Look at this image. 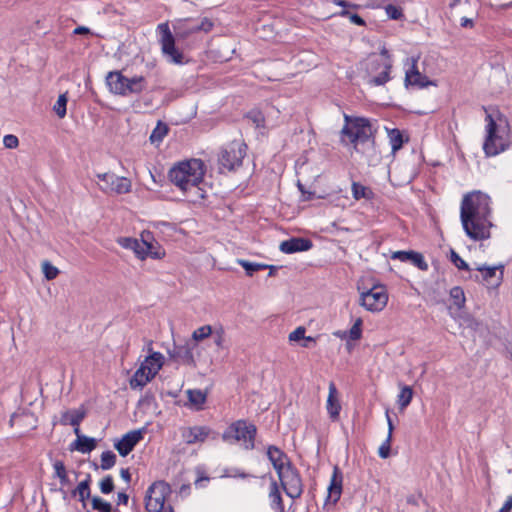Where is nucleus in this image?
Returning <instances> with one entry per match:
<instances>
[{"instance_id": "obj_1", "label": "nucleus", "mask_w": 512, "mask_h": 512, "mask_svg": "<svg viewBox=\"0 0 512 512\" xmlns=\"http://www.w3.org/2000/svg\"><path fill=\"white\" fill-rule=\"evenodd\" d=\"M491 198L481 192L473 191L464 195L460 206V220L466 235L473 241H482L491 237Z\"/></svg>"}, {"instance_id": "obj_2", "label": "nucleus", "mask_w": 512, "mask_h": 512, "mask_svg": "<svg viewBox=\"0 0 512 512\" xmlns=\"http://www.w3.org/2000/svg\"><path fill=\"white\" fill-rule=\"evenodd\" d=\"M157 31L160 34L159 43L162 53L169 57L171 62L182 64L184 56L183 53L176 48L175 40L176 38L184 40L191 34L196 33V31H192V25H189V20H180L174 25L175 35L172 34L167 22L160 23L157 26Z\"/></svg>"}, {"instance_id": "obj_3", "label": "nucleus", "mask_w": 512, "mask_h": 512, "mask_svg": "<svg viewBox=\"0 0 512 512\" xmlns=\"http://www.w3.org/2000/svg\"><path fill=\"white\" fill-rule=\"evenodd\" d=\"M205 174V165L201 159L192 158L176 163L168 172L169 180L181 191L197 187Z\"/></svg>"}, {"instance_id": "obj_4", "label": "nucleus", "mask_w": 512, "mask_h": 512, "mask_svg": "<svg viewBox=\"0 0 512 512\" xmlns=\"http://www.w3.org/2000/svg\"><path fill=\"white\" fill-rule=\"evenodd\" d=\"M485 120L487 122V135L483 144V150L488 157L496 156L509 147V142L506 138L508 133V124L501 127L496 123L491 114H487Z\"/></svg>"}, {"instance_id": "obj_5", "label": "nucleus", "mask_w": 512, "mask_h": 512, "mask_svg": "<svg viewBox=\"0 0 512 512\" xmlns=\"http://www.w3.org/2000/svg\"><path fill=\"white\" fill-rule=\"evenodd\" d=\"M257 428L253 423H248L246 420H237L231 423L222 434V439L225 442L243 441L244 447L247 450H252L255 447V437Z\"/></svg>"}, {"instance_id": "obj_6", "label": "nucleus", "mask_w": 512, "mask_h": 512, "mask_svg": "<svg viewBox=\"0 0 512 512\" xmlns=\"http://www.w3.org/2000/svg\"><path fill=\"white\" fill-rule=\"evenodd\" d=\"M345 124L341 130L342 136H346L350 143L367 142L373 137V128L370 121L364 117H351L344 115Z\"/></svg>"}, {"instance_id": "obj_7", "label": "nucleus", "mask_w": 512, "mask_h": 512, "mask_svg": "<svg viewBox=\"0 0 512 512\" xmlns=\"http://www.w3.org/2000/svg\"><path fill=\"white\" fill-rule=\"evenodd\" d=\"M247 146L243 142L232 141L227 144L220 153L219 165L220 169L233 171L242 165V161L246 155Z\"/></svg>"}, {"instance_id": "obj_8", "label": "nucleus", "mask_w": 512, "mask_h": 512, "mask_svg": "<svg viewBox=\"0 0 512 512\" xmlns=\"http://www.w3.org/2000/svg\"><path fill=\"white\" fill-rule=\"evenodd\" d=\"M280 485L286 495L292 499H298L303 493V482L298 469L288 461L285 471L278 476Z\"/></svg>"}, {"instance_id": "obj_9", "label": "nucleus", "mask_w": 512, "mask_h": 512, "mask_svg": "<svg viewBox=\"0 0 512 512\" xmlns=\"http://www.w3.org/2000/svg\"><path fill=\"white\" fill-rule=\"evenodd\" d=\"M388 295L383 286H373L360 293V305L371 312H378L387 305Z\"/></svg>"}, {"instance_id": "obj_10", "label": "nucleus", "mask_w": 512, "mask_h": 512, "mask_svg": "<svg viewBox=\"0 0 512 512\" xmlns=\"http://www.w3.org/2000/svg\"><path fill=\"white\" fill-rule=\"evenodd\" d=\"M97 178L102 182L99 187L105 193L126 194L131 191V181L126 177L103 173L98 174Z\"/></svg>"}, {"instance_id": "obj_11", "label": "nucleus", "mask_w": 512, "mask_h": 512, "mask_svg": "<svg viewBox=\"0 0 512 512\" xmlns=\"http://www.w3.org/2000/svg\"><path fill=\"white\" fill-rule=\"evenodd\" d=\"M476 270L481 273V282H483L489 288H497L503 281L504 266L502 264L498 266H487L486 264L479 265ZM475 281H480L479 276L475 275L470 277Z\"/></svg>"}, {"instance_id": "obj_12", "label": "nucleus", "mask_w": 512, "mask_h": 512, "mask_svg": "<svg viewBox=\"0 0 512 512\" xmlns=\"http://www.w3.org/2000/svg\"><path fill=\"white\" fill-rule=\"evenodd\" d=\"M146 427L132 430L122 436L121 439L114 443V448L118 451L120 456L125 457L133 451L135 446L143 440L146 433Z\"/></svg>"}, {"instance_id": "obj_13", "label": "nucleus", "mask_w": 512, "mask_h": 512, "mask_svg": "<svg viewBox=\"0 0 512 512\" xmlns=\"http://www.w3.org/2000/svg\"><path fill=\"white\" fill-rule=\"evenodd\" d=\"M197 346L195 342H186L183 345H174L169 351L171 358L181 362L184 365L195 368L196 361L193 355V349Z\"/></svg>"}, {"instance_id": "obj_14", "label": "nucleus", "mask_w": 512, "mask_h": 512, "mask_svg": "<svg viewBox=\"0 0 512 512\" xmlns=\"http://www.w3.org/2000/svg\"><path fill=\"white\" fill-rule=\"evenodd\" d=\"M423 71L418 70V90L424 89L429 86L437 87V80L431 79L430 76L434 75L437 71L435 67V59L433 56L426 57L423 62Z\"/></svg>"}, {"instance_id": "obj_15", "label": "nucleus", "mask_w": 512, "mask_h": 512, "mask_svg": "<svg viewBox=\"0 0 512 512\" xmlns=\"http://www.w3.org/2000/svg\"><path fill=\"white\" fill-rule=\"evenodd\" d=\"M211 434H213V439L218 435V433L213 432L208 426H193L182 431V438L186 444L192 445L197 442H204Z\"/></svg>"}, {"instance_id": "obj_16", "label": "nucleus", "mask_w": 512, "mask_h": 512, "mask_svg": "<svg viewBox=\"0 0 512 512\" xmlns=\"http://www.w3.org/2000/svg\"><path fill=\"white\" fill-rule=\"evenodd\" d=\"M313 247V242L309 238L292 237L280 243L279 250L285 254L308 251Z\"/></svg>"}, {"instance_id": "obj_17", "label": "nucleus", "mask_w": 512, "mask_h": 512, "mask_svg": "<svg viewBox=\"0 0 512 512\" xmlns=\"http://www.w3.org/2000/svg\"><path fill=\"white\" fill-rule=\"evenodd\" d=\"M141 237L144 244L141 260H144L147 257H151L153 259H162L165 256L164 249L157 242H153L154 237L151 232L144 231L141 234Z\"/></svg>"}, {"instance_id": "obj_18", "label": "nucleus", "mask_w": 512, "mask_h": 512, "mask_svg": "<svg viewBox=\"0 0 512 512\" xmlns=\"http://www.w3.org/2000/svg\"><path fill=\"white\" fill-rule=\"evenodd\" d=\"M342 483H343V473L341 469L336 465L333 468V474L330 480V484L328 486V496L326 499V505L328 502H331L333 505L340 500L342 494Z\"/></svg>"}, {"instance_id": "obj_19", "label": "nucleus", "mask_w": 512, "mask_h": 512, "mask_svg": "<svg viewBox=\"0 0 512 512\" xmlns=\"http://www.w3.org/2000/svg\"><path fill=\"white\" fill-rule=\"evenodd\" d=\"M157 489L160 490V495L154 498V510L156 512H174V508L171 505L165 506V496L170 492V486L165 481H158L149 487L148 493L155 492Z\"/></svg>"}, {"instance_id": "obj_20", "label": "nucleus", "mask_w": 512, "mask_h": 512, "mask_svg": "<svg viewBox=\"0 0 512 512\" xmlns=\"http://www.w3.org/2000/svg\"><path fill=\"white\" fill-rule=\"evenodd\" d=\"M267 457L272 463L277 475L281 476V473L285 471L288 461H290L288 456L277 446L270 445L267 448Z\"/></svg>"}, {"instance_id": "obj_21", "label": "nucleus", "mask_w": 512, "mask_h": 512, "mask_svg": "<svg viewBox=\"0 0 512 512\" xmlns=\"http://www.w3.org/2000/svg\"><path fill=\"white\" fill-rule=\"evenodd\" d=\"M107 85L114 94L126 96V85L128 78L119 71H111L106 77Z\"/></svg>"}, {"instance_id": "obj_22", "label": "nucleus", "mask_w": 512, "mask_h": 512, "mask_svg": "<svg viewBox=\"0 0 512 512\" xmlns=\"http://www.w3.org/2000/svg\"><path fill=\"white\" fill-rule=\"evenodd\" d=\"M338 391L334 382H330L329 384V394L327 398V412L332 421H337L339 419L341 404L337 397Z\"/></svg>"}, {"instance_id": "obj_23", "label": "nucleus", "mask_w": 512, "mask_h": 512, "mask_svg": "<svg viewBox=\"0 0 512 512\" xmlns=\"http://www.w3.org/2000/svg\"><path fill=\"white\" fill-rule=\"evenodd\" d=\"M97 442L95 438L85 435H78V438L71 443L70 450H77L81 453H90L96 448Z\"/></svg>"}, {"instance_id": "obj_24", "label": "nucleus", "mask_w": 512, "mask_h": 512, "mask_svg": "<svg viewBox=\"0 0 512 512\" xmlns=\"http://www.w3.org/2000/svg\"><path fill=\"white\" fill-rule=\"evenodd\" d=\"M86 417V411L81 410H66L61 414L60 424L63 426L72 425L79 426Z\"/></svg>"}, {"instance_id": "obj_25", "label": "nucleus", "mask_w": 512, "mask_h": 512, "mask_svg": "<svg viewBox=\"0 0 512 512\" xmlns=\"http://www.w3.org/2000/svg\"><path fill=\"white\" fill-rule=\"evenodd\" d=\"M270 507L276 512H285L283 498L277 482L272 479L269 491Z\"/></svg>"}, {"instance_id": "obj_26", "label": "nucleus", "mask_w": 512, "mask_h": 512, "mask_svg": "<svg viewBox=\"0 0 512 512\" xmlns=\"http://www.w3.org/2000/svg\"><path fill=\"white\" fill-rule=\"evenodd\" d=\"M391 68L392 61L386 60V64H384V69H381L375 75L371 76L368 80V83L374 86H382L386 84L390 80Z\"/></svg>"}, {"instance_id": "obj_27", "label": "nucleus", "mask_w": 512, "mask_h": 512, "mask_svg": "<svg viewBox=\"0 0 512 512\" xmlns=\"http://www.w3.org/2000/svg\"><path fill=\"white\" fill-rule=\"evenodd\" d=\"M118 243L125 249H130L134 251L136 256L141 259L142 253H143V240L139 241L136 238L131 237H123L118 240Z\"/></svg>"}, {"instance_id": "obj_28", "label": "nucleus", "mask_w": 512, "mask_h": 512, "mask_svg": "<svg viewBox=\"0 0 512 512\" xmlns=\"http://www.w3.org/2000/svg\"><path fill=\"white\" fill-rule=\"evenodd\" d=\"M146 88V81L143 76H135L132 78H128V82L126 85V95L127 94H139Z\"/></svg>"}, {"instance_id": "obj_29", "label": "nucleus", "mask_w": 512, "mask_h": 512, "mask_svg": "<svg viewBox=\"0 0 512 512\" xmlns=\"http://www.w3.org/2000/svg\"><path fill=\"white\" fill-rule=\"evenodd\" d=\"M388 137L393 153L401 149L404 142L408 141V138L405 139L402 132L397 128L388 130Z\"/></svg>"}, {"instance_id": "obj_30", "label": "nucleus", "mask_w": 512, "mask_h": 512, "mask_svg": "<svg viewBox=\"0 0 512 512\" xmlns=\"http://www.w3.org/2000/svg\"><path fill=\"white\" fill-rule=\"evenodd\" d=\"M148 382L149 378L146 377V364L142 363L130 379V386L132 388L143 387Z\"/></svg>"}, {"instance_id": "obj_31", "label": "nucleus", "mask_w": 512, "mask_h": 512, "mask_svg": "<svg viewBox=\"0 0 512 512\" xmlns=\"http://www.w3.org/2000/svg\"><path fill=\"white\" fill-rule=\"evenodd\" d=\"M169 127L166 123L159 120L156 127L153 129L149 140L152 144L160 143L163 141L164 137L168 134Z\"/></svg>"}, {"instance_id": "obj_32", "label": "nucleus", "mask_w": 512, "mask_h": 512, "mask_svg": "<svg viewBox=\"0 0 512 512\" xmlns=\"http://www.w3.org/2000/svg\"><path fill=\"white\" fill-rule=\"evenodd\" d=\"M245 118L251 121L256 128L265 127V116L258 108H253L245 114Z\"/></svg>"}, {"instance_id": "obj_33", "label": "nucleus", "mask_w": 512, "mask_h": 512, "mask_svg": "<svg viewBox=\"0 0 512 512\" xmlns=\"http://www.w3.org/2000/svg\"><path fill=\"white\" fill-rule=\"evenodd\" d=\"M384 64H386V60H383L380 57H377L375 55L369 57L366 64V70L369 76L371 77L375 75L377 72H379L381 69H384Z\"/></svg>"}, {"instance_id": "obj_34", "label": "nucleus", "mask_w": 512, "mask_h": 512, "mask_svg": "<svg viewBox=\"0 0 512 512\" xmlns=\"http://www.w3.org/2000/svg\"><path fill=\"white\" fill-rule=\"evenodd\" d=\"M352 194L356 200H359L362 198L371 199L373 197L372 190L358 182L352 183Z\"/></svg>"}, {"instance_id": "obj_35", "label": "nucleus", "mask_w": 512, "mask_h": 512, "mask_svg": "<svg viewBox=\"0 0 512 512\" xmlns=\"http://www.w3.org/2000/svg\"><path fill=\"white\" fill-rule=\"evenodd\" d=\"M190 403L198 409L205 403L207 395L200 389H190L187 391Z\"/></svg>"}, {"instance_id": "obj_36", "label": "nucleus", "mask_w": 512, "mask_h": 512, "mask_svg": "<svg viewBox=\"0 0 512 512\" xmlns=\"http://www.w3.org/2000/svg\"><path fill=\"white\" fill-rule=\"evenodd\" d=\"M406 62L411 65L405 73V86H414L416 85V57L407 58Z\"/></svg>"}, {"instance_id": "obj_37", "label": "nucleus", "mask_w": 512, "mask_h": 512, "mask_svg": "<svg viewBox=\"0 0 512 512\" xmlns=\"http://www.w3.org/2000/svg\"><path fill=\"white\" fill-rule=\"evenodd\" d=\"M413 394H414V391L411 386H406V385L402 386L401 391L398 395V404H399L400 408H404L407 405H409V403L412 400Z\"/></svg>"}, {"instance_id": "obj_38", "label": "nucleus", "mask_w": 512, "mask_h": 512, "mask_svg": "<svg viewBox=\"0 0 512 512\" xmlns=\"http://www.w3.org/2000/svg\"><path fill=\"white\" fill-rule=\"evenodd\" d=\"M67 93L59 95L56 103L53 106V111L59 118H64L67 113Z\"/></svg>"}, {"instance_id": "obj_39", "label": "nucleus", "mask_w": 512, "mask_h": 512, "mask_svg": "<svg viewBox=\"0 0 512 512\" xmlns=\"http://www.w3.org/2000/svg\"><path fill=\"white\" fill-rule=\"evenodd\" d=\"M92 509L97 512H112L113 508L110 502L105 501L99 496L91 498Z\"/></svg>"}, {"instance_id": "obj_40", "label": "nucleus", "mask_w": 512, "mask_h": 512, "mask_svg": "<svg viewBox=\"0 0 512 512\" xmlns=\"http://www.w3.org/2000/svg\"><path fill=\"white\" fill-rule=\"evenodd\" d=\"M392 259H398L402 262H410L412 265L416 266V251H396L391 256Z\"/></svg>"}, {"instance_id": "obj_41", "label": "nucleus", "mask_w": 512, "mask_h": 512, "mask_svg": "<svg viewBox=\"0 0 512 512\" xmlns=\"http://www.w3.org/2000/svg\"><path fill=\"white\" fill-rule=\"evenodd\" d=\"M450 297L453 300V304L461 309L465 304V294L461 287L455 286L450 290Z\"/></svg>"}, {"instance_id": "obj_42", "label": "nucleus", "mask_w": 512, "mask_h": 512, "mask_svg": "<svg viewBox=\"0 0 512 512\" xmlns=\"http://www.w3.org/2000/svg\"><path fill=\"white\" fill-rule=\"evenodd\" d=\"M164 357L160 352H153L145 359V364L149 367H154L156 371H159L163 366Z\"/></svg>"}, {"instance_id": "obj_43", "label": "nucleus", "mask_w": 512, "mask_h": 512, "mask_svg": "<svg viewBox=\"0 0 512 512\" xmlns=\"http://www.w3.org/2000/svg\"><path fill=\"white\" fill-rule=\"evenodd\" d=\"M116 455L112 451H104L101 454V468L103 470L111 469L116 463Z\"/></svg>"}, {"instance_id": "obj_44", "label": "nucleus", "mask_w": 512, "mask_h": 512, "mask_svg": "<svg viewBox=\"0 0 512 512\" xmlns=\"http://www.w3.org/2000/svg\"><path fill=\"white\" fill-rule=\"evenodd\" d=\"M450 261L459 270H465V271H470L471 270V268L467 264V262L464 261L454 249H450Z\"/></svg>"}, {"instance_id": "obj_45", "label": "nucleus", "mask_w": 512, "mask_h": 512, "mask_svg": "<svg viewBox=\"0 0 512 512\" xmlns=\"http://www.w3.org/2000/svg\"><path fill=\"white\" fill-rule=\"evenodd\" d=\"M212 333V328L210 325H204L199 328H197L193 334H192V342H197L204 340L205 338L209 337Z\"/></svg>"}, {"instance_id": "obj_46", "label": "nucleus", "mask_w": 512, "mask_h": 512, "mask_svg": "<svg viewBox=\"0 0 512 512\" xmlns=\"http://www.w3.org/2000/svg\"><path fill=\"white\" fill-rule=\"evenodd\" d=\"M214 27V23L210 18L204 17L201 19L199 24L192 25V31L198 32H210Z\"/></svg>"}, {"instance_id": "obj_47", "label": "nucleus", "mask_w": 512, "mask_h": 512, "mask_svg": "<svg viewBox=\"0 0 512 512\" xmlns=\"http://www.w3.org/2000/svg\"><path fill=\"white\" fill-rule=\"evenodd\" d=\"M42 268L44 276L47 280H53L59 274L58 268L53 266L49 261H44L42 264Z\"/></svg>"}, {"instance_id": "obj_48", "label": "nucleus", "mask_w": 512, "mask_h": 512, "mask_svg": "<svg viewBox=\"0 0 512 512\" xmlns=\"http://www.w3.org/2000/svg\"><path fill=\"white\" fill-rule=\"evenodd\" d=\"M341 17H348L351 23L358 25V26H365L366 22L365 20L358 15L357 13H351L348 10L344 9L338 13Z\"/></svg>"}, {"instance_id": "obj_49", "label": "nucleus", "mask_w": 512, "mask_h": 512, "mask_svg": "<svg viewBox=\"0 0 512 512\" xmlns=\"http://www.w3.org/2000/svg\"><path fill=\"white\" fill-rule=\"evenodd\" d=\"M100 491L103 494H110L114 491V481L111 475L105 476L99 483Z\"/></svg>"}, {"instance_id": "obj_50", "label": "nucleus", "mask_w": 512, "mask_h": 512, "mask_svg": "<svg viewBox=\"0 0 512 512\" xmlns=\"http://www.w3.org/2000/svg\"><path fill=\"white\" fill-rule=\"evenodd\" d=\"M361 326H362V319L361 318H358L355 323L353 324V326L351 327V329L349 330V338L351 340H359L362 336V330H361Z\"/></svg>"}, {"instance_id": "obj_51", "label": "nucleus", "mask_w": 512, "mask_h": 512, "mask_svg": "<svg viewBox=\"0 0 512 512\" xmlns=\"http://www.w3.org/2000/svg\"><path fill=\"white\" fill-rule=\"evenodd\" d=\"M237 263L244 268L246 274L248 276H253L255 272H257V263L255 262H250L248 260H244V259H238L237 260Z\"/></svg>"}, {"instance_id": "obj_52", "label": "nucleus", "mask_w": 512, "mask_h": 512, "mask_svg": "<svg viewBox=\"0 0 512 512\" xmlns=\"http://www.w3.org/2000/svg\"><path fill=\"white\" fill-rule=\"evenodd\" d=\"M385 11L392 20H399L403 16L401 8L393 4H388L385 7Z\"/></svg>"}, {"instance_id": "obj_53", "label": "nucleus", "mask_w": 512, "mask_h": 512, "mask_svg": "<svg viewBox=\"0 0 512 512\" xmlns=\"http://www.w3.org/2000/svg\"><path fill=\"white\" fill-rule=\"evenodd\" d=\"M390 435L387 436L386 440L379 447L378 454L381 458L386 459L390 456L391 445Z\"/></svg>"}, {"instance_id": "obj_54", "label": "nucleus", "mask_w": 512, "mask_h": 512, "mask_svg": "<svg viewBox=\"0 0 512 512\" xmlns=\"http://www.w3.org/2000/svg\"><path fill=\"white\" fill-rule=\"evenodd\" d=\"M3 144L6 148L14 149L17 148L19 145V140L15 135L8 134L5 135L3 138Z\"/></svg>"}, {"instance_id": "obj_55", "label": "nucleus", "mask_w": 512, "mask_h": 512, "mask_svg": "<svg viewBox=\"0 0 512 512\" xmlns=\"http://www.w3.org/2000/svg\"><path fill=\"white\" fill-rule=\"evenodd\" d=\"M306 329L303 326L297 327L289 334L290 341H299L305 338Z\"/></svg>"}, {"instance_id": "obj_56", "label": "nucleus", "mask_w": 512, "mask_h": 512, "mask_svg": "<svg viewBox=\"0 0 512 512\" xmlns=\"http://www.w3.org/2000/svg\"><path fill=\"white\" fill-rule=\"evenodd\" d=\"M90 484H91V475H90V474H87L86 479H84L83 481H81V482L76 486V487H77V491H78L79 493H81V492H83V493L91 492Z\"/></svg>"}, {"instance_id": "obj_57", "label": "nucleus", "mask_w": 512, "mask_h": 512, "mask_svg": "<svg viewBox=\"0 0 512 512\" xmlns=\"http://www.w3.org/2000/svg\"><path fill=\"white\" fill-rule=\"evenodd\" d=\"M54 470H55V477L59 478L61 475H64L67 473L65 465L62 461L57 460L53 464Z\"/></svg>"}, {"instance_id": "obj_58", "label": "nucleus", "mask_w": 512, "mask_h": 512, "mask_svg": "<svg viewBox=\"0 0 512 512\" xmlns=\"http://www.w3.org/2000/svg\"><path fill=\"white\" fill-rule=\"evenodd\" d=\"M297 186L302 193V200L309 201L313 199L315 195L314 192L305 190L304 185L300 181H298Z\"/></svg>"}, {"instance_id": "obj_59", "label": "nucleus", "mask_w": 512, "mask_h": 512, "mask_svg": "<svg viewBox=\"0 0 512 512\" xmlns=\"http://www.w3.org/2000/svg\"><path fill=\"white\" fill-rule=\"evenodd\" d=\"M93 496H91V492H86V493H79V496H78V499L79 501L82 503V508L83 509H86L87 507V504H86V501L87 500H91Z\"/></svg>"}, {"instance_id": "obj_60", "label": "nucleus", "mask_w": 512, "mask_h": 512, "mask_svg": "<svg viewBox=\"0 0 512 512\" xmlns=\"http://www.w3.org/2000/svg\"><path fill=\"white\" fill-rule=\"evenodd\" d=\"M129 500L128 494L125 492H118L117 494V505H127Z\"/></svg>"}, {"instance_id": "obj_61", "label": "nucleus", "mask_w": 512, "mask_h": 512, "mask_svg": "<svg viewBox=\"0 0 512 512\" xmlns=\"http://www.w3.org/2000/svg\"><path fill=\"white\" fill-rule=\"evenodd\" d=\"M73 34L75 35H88L91 34V31L88 27L78 26L74 29Z\"/></svg>"}, {"instance_id": "obj_62", "label": "nucleus", "mask_w": 512, "mask_h": 512, "mask_svg": "<svg viewBox=\"0 0 512 512\" xmlns=\"http://www.w3.org/2000/svg\"><path fill=\"white\" fill-rule=\"evenodd\" d=\"M512 510V496H509L499 512H511Z\"/></svg>"}, {"instance_id": "obj_63", "label": "nucleus", "mask_w": 512, "mask_h": 512, "mask_svg": "<svg viewBox=\"0 0 512 512\" xmlns=\"http://www.w3.org/2000/svg\"><path fill=\"white\" fill-rule=\"evenodd\" d=\"M120 475L125 482L129 483L131 481V474L128 468H122L120 470Z\"/></svg>"}, {"instance_id": "obj_64", "label": "nucleus", "mask_w": 512, "mask_h": 512, "mask_svg": "<svg viewBox=\"0 0 512 512\" xmlns=\"http://www.w3.org/2000/svg\"><path fill=\"white\" fill-rule=\"evenodd\" d=\"M461 27L463 28H473L474 27V22L472 19L470 18H467V17H463L461 18V23H460Z\"/></svg>"}]
</instances>
